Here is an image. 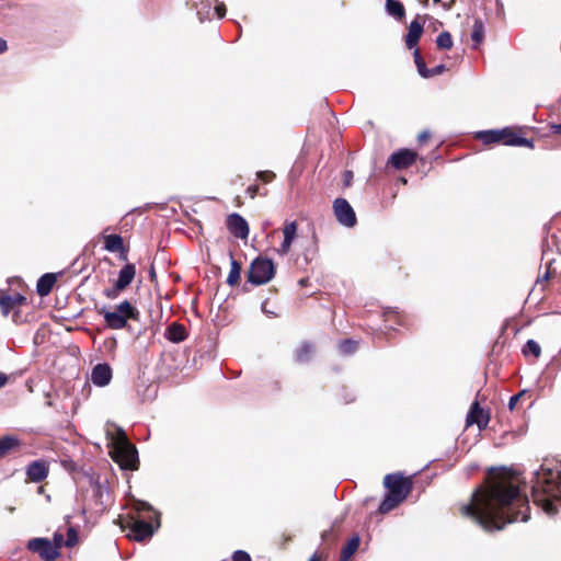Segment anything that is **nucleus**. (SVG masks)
<instances>
[{
  "label": "nucleus",
  "instance_id": "nucleus-18",
  "mask_svg": "<svg viewBox=\"0 0 561 561\" xmlns=\"http://www.w3.org/2000/svg\"><path fill=\"white\" fill-rule=\"evenodd\" d=\"M187 336L186 329L183 324L172 322L164 331V337L172 343H181Z\"/></svg>",
  "mask_w": 561,
  "mask_h": 561
},
{
  "label": "nucleus",
  "instance_id": "nucleus-46",
  "mask_svg": "<svg viewBox=\"0 0 561 561\" xmlns=\"http://www.w3.org/2000/svg\"><path fill=\"white\" fill-rule=\"evenodd\" d=\"M353 180V172L347 170L343 174L344 185L350 186Z\"/></svg>",
  "mask_w": 561,
  "mask_h": 561
},
{
  "label": "nucleus",
  "instance_id": "nucleus-37",
  "mask_svg": "<svg viewBox=\"0 0 561 561\" xmlns=\"http://www.w3.org/2000/svg\"><path fill=\"white\" fill-rule=\"evenodd\" d=\"M122 290L123 289L117 288V284L115 283L113 287L104 289L103 294L108 299H115Z\"/></svg>",
  "mask_w": 561,
  "mask_h": 561
},
{
  "label": "nucleus",
  "instance_id": "nucleus-56",
  "mask_svg": "<svg viewBox=\"0 0 561 561\" xmlns=\"http://www.w3.org/2000/svg\"><path fill=\"white\" fill-rule=\"evenodd\" d=\"M309 561H320L319 557L317 556V553H314L310 559Z\"/></svg>",
  "mask_w": 561,
  "mask_h": 561
},
{
  "label": "nucleus",
  "instance_id": "nucleus-30",
  "mask_svg": "<svg viewBox=\"0 0 561 561\" xmlns=\"http://www.w3.org/2000/svg\"><path fill=\"white\" fill-rule=\"evenodd\" d=\"M413 58H414V62H415V66L417 68V72L419 75L422 77V78H425L427 79L428 78V68L426 67V64L424 61V59L422 58L421 56V53L417 48L414 49L413 51Z\"/></svg>",
  "mask_w": 561,
  "mask_h": 561
},
{
  "label": "nucleus",
  "instance_id": "nucleus-16",
  "mask_svg": "<svg viewBox=\"0 0 561 561\" xmlns=\"http://www.w3.org/2000/svg\"><path fill=\"white\" fill-rule=\"evenodd\" d=\"M48 474V468L44 461L35 460L26 468V476L32 482H41Z\"/></svg>",
  "mask_w": 561,
  "mask_h": 561
},
{
  "label": "nucleus",
  "instance_id": "nucleus-31",
  "mask_svg": "<svg viewBox=\"0 0 561 561\" xmlns=\"http://www.w3.org/2000/svg\"><path fill=\"white\" fill-rule=\"evenodd\" d=\"M471 38L474 43L480 44L484 38V25L481 20H476L472 27Z\"/></svg>",
  "mask_w": 561,
  "mask_h": 561
},
{
  "label": "nucleus",
  "instance_id": "nucleus-41",
  "mask_svg": "<svg viewBox=\"0 0 561 561\" xmlns=\"http://www.w3.org/2000/svg\"><path fill=\"white\" fill-rule=\"evenodd\" d=\"M256 176L259 180L267 183L275 178V174L272 171H260L257 172Z\"/></svg>",
  "mask_w": 561,
  "mask_h": 561
},
{
  "label": "nucleus",
  "instance_id": "nucleus-28",
  "mask_svg": "<svg viewBox=\"0 0 561 561\" xmlns=\"http://www.w3.org/2000/svg\"><path fill=\"white\" fill-rule=\"evenodd\" d=\"M313 353L312 344L304 342L300 347L296 351V360L299 363H307Z\"/></svg>",
  "mask_w": 561,
  "mask_h": 561
},
{
  "label": "nucleus",
  "instance_id": "nucleus-25",
  "mask_svg": "<svg viewBox=\"0 0 561 561\" xmlns=\"http://www.w3.org/2000/svg\"><path fill=\"white\" fill-rule=\"evenodd\" d=\"M404 500L393 495L391 492H388L382 502L380 503L378 512L381 514H386L396 508Z\"/></svg>",
  "mask_w": 561,
  "mask_h": 561
},
{
  "label": "nucleus",
  "instance_id": "nucleus-15",
  "mask_svg": "<svg viewBox=\"0 0 561 561\" xmlns=\"http://www.w3.org/2000/svg\"><path fill=\"white\" fill-rule=\"evenodd\" d=\"M284 233V240L280 244V248L278 249V253L282 255H285L288 253L296 236H297V222L296 221H289L285 224V227L283 229Z\"/></svg>",
  "mask_w": 561,
  "mask_h": 561
},
{
  "label": "nucleus",
  "instance_id": "nucleus-2",
  "mask_svg": "<svg viewBox=\"0 0 561 561\" xmlns=\"http://www.w3.org/2000/svg\"><path fill=\"white\" fill-rule=\"evenodd\" d=\"M531 494L534 503L548 515L561 511V462L556 469L542 465L534 472Z\"/></svg>",
  "mask_w": 561,
  "mask_h": 561
},
{
  "label": "nucleus",
  "instance_id": "nucleus-4",
  "mask_svg": "<svg viewBox=\"0 0 561 561\" xmlns=\"http://www.w3.org/2000/svg\"><path fill=\"white\" fill-rule=\"evenodd\" d=\"M275 274V265L271 259L256 257L250 265L248 280L253 285H264L268 283Z\"/></svg>",
  "mask_w": 561,
  "mask_h": 561
},
{
  "label": "nucleus",
  "instance_id": "nucleus-32",
  "mask_svg": "<svg viewBox=\"0 0 561 561\" xmlns=\"http://www.w3.org/2000/svg\"><path fill=\"white\" fill-rule=\"evenodd\" d=\"M436 45L439 49H450L453 47V38L449 32H442L436 38Z\"/></svg>",
  "mask_w": 561,
  "mask_h": 561
},
{
  "label": "nucleus",
  "instance_id": "nucleus-55",
  "mask_svg": "<svg viewBox=\"0 0 561 561\" xmlns=\"http://www.w3.org/2000/svg\"><path fill=\"white\" fill-rule=\"evenodd\" d=\"M552 130H553L556 134L561 135V124L553 125V126H552Z\"/></svg>",
  "mask_w": 561,
  "mask_h": 561
},
{
  "label": "nucleus",
  "instance_id": "nucleus-50",
  "mask_svg": "<svg viewBox=\"0 0 561 561\" xmlns=\"http://www.w3.org/2000/svg\"><path fill=\"white\" fill-rule=\"evenodd\" d=\"M550 278V272L547 270L542 276H539L537 279V284L547 282Z\"/></svg>",
  "mask_w": 561,
  "mask_h": 561
},
{
  "label": "nucleus",
  "instance_id": "nucleus-36",
  "mask_svg": "<svg viewBox=\"0 0 561 561\" xmlns=\"http://www.w3.org/2000/svg\"><path fill=\"white\" fill-rule=\"evenodd\" d=\"M512 146L534 148L531 140L517 136L515 140L511 141Z\"/></svg>",
  "mask_w": 561,
  "mask_h": 561
},
{
  "label": "nucleus",
  "instance_id": "nucleus-51",
  "mask_svg": "<svg viewBox=\"0 0 561 561\" xmlns=\"http://www.w3.org/2000/svg\"><path fill=\"white\" fill-rule=\"evenodd\" d=\"M8 380V376L0 371V389L7 385Z\"/></svg>",
  "mask_w": 561,
  "mask_h": 561
},
{
  "label": "nucleus",
  "instance_id": "nucleus-47",
  "mask_svg": "<svg viewBox=\"0 0 561 561\" xmlns=\"http://www.w3.org/2000/svg\"><path fill=\"white\" fill-rule=\"evenodd\" d=\"M261 310H262L263 313H265L266 316H268L271 318L272 317H276V313L274 311L267 309V301L266 300L262 302Z\"/></svg>",
  "mask_w": 561,
  "mask_h": 561
},
{
  "label": "nucleus",
  "instance_id": "nucleus-29",
  "mask_svg": "<svg viewBox=\"0 0 561 561\" xmlns=\"http://www.w3.org/2000/svg\"><path fill=\"white\" fill-rule=\"evenodd\" d=\"M230 272L227 277V284L233 286L238 284L241 274V265L233 259H231Z\"/></svg>",
  "mask_w": 561,
  "mask_h": 561
},
{
  "label": "nucleus",
  "instance_id": "nucleus-52",
  "mask_svg": "<svg viewBox=\"0 0 561 561\" xmlns=\"http://www.w3.org/2000/svg\"><path fill=\"white\" fill-rule=\"evenodd\" d=\"M8 49L7 41L0 37V55Z\"/></svg>",
  "mask_w": 561,
  "mask_h": 561
},
{
  "label": "nucleus",
  "instance_id": "nucleus-26",
  "mask_svg": "<svg viewBox=\"0 0 561 561\" xmlns=\"http://www.w3.org/2000/svg\"><path fill=\"white\" fill-rule=\"evenodd\" d=\"M360 539L358 536L352 537L343 547L340 556V561H348L350 558L358 550Z\"/></svg>",
  "mask_w": 561,
  "mask_h": 561
},
{
  "label": "nucleus",
  "instance_id": "nucleus-59",
  "mask_svg": "<svg viewBox=\"0 0 561 561\" xmlns=\"http://www.w3.org/2000/svg\"><path fill=\"white\" fill-rule=\"evenodd\" d=\"M433 2L436 3V4L437 3H440V4L443 3L442 0H433Z\"/></svg>",
  "mask_w": 561,
  "mask_h": 561
},
{
  "label": "nucleus",
  "instance_id": "nucleus-57",
  "mask_svg": "<svg viewBox=\"0 0 561 561\" xmlns=\"http://www.w3.org/2000/svg\"><path fill=\"white\" fill-rule=\"evenodd\" d=\"M390 312H394V311H393V310H391V309L389 308V309H387L386 311H383V314H385V316H388V313H390Z\"/></svg>",
  "mask_w": 561,
  "mask_h": 561
},
{
  "label": "nucleus",
  "instance_id": "nucleus-38",
  "mask_svg": "<svg viewBox=\"0 0 561 561\" xmlns=\"http://www.w3.org/2000/svg\"><path fill=\"white\" fill-rule=\"evenodd\" d=\"M216 14L218 19H222L226 14V5L224 2H216L213 8V15Z\"/></svg>",
  "mask_w": 561,
  "mask_h": 561
},
{
  "label": "nucleus",
  "instance_id": "nucleus-33",
  "mask_svg": "<svg viewBox=\"0 0 561 561\" xmlns=\"http://www.w3.org/2000/svg\"><path fill=\"white\" fill-rule=\"evenodd\" d=\"M523 353L525 355L533 354L535 357H539L541 354V347L535 340H528L524 345Z\"/></svg>",
  "mask_w": 561,
  "mask_h": 561
},
{
  "label": "nucleus",
  "instance_id": "nucleus-40",
  "mask_svg": "<svg viewBox=\"0 0 561 561\" xmlns=\"http://www.w3.org/2000/svg\"><path fill=\"white\" fill-rule=\"evenodd\" d=\"M502 130H506L505 131V138L502 139V142L504 145H507V146H512L511 141L512 140H515L516 137L518 136L517 134H515L514 131H512L510 128H503Z\"/></svg>",
  "mask_w": 561,
  "mask_h": 561
},
{
  "label": "nucleus",
  "instance_id": "nucleus-14",
  "mask_svg": "<svg viewBox=\"0 0 561 561\" xmlns=\"http://www.w3.org/2000/svg\"><path fill=\"white\" fill-rule=\"evenodd\" d=\"M104 249L111 253H121V259H127V251L123 238L119 234H107L104 237Z\"/></svg>",
  "mask_w": 561,
  "mask_h": 561
},
{
  "label": "nucleus",
  "instance_id": "nucleus-20",
  "mask_svg": "<svg viewBox=\"0 0 561 561\" xmlns=\"http://www.w3.org/2000/svg\"><path fill=\"white\" fill-rule=\"evenodd\" d=\"M135 275H136V267L134 264H126L124 265L119 273H118V278L116 279V284H117V288L119 289H125L126 287H128L131 282L134 280L135 278Z\"/></svg>",
  "mask_w": 561,
  "mask_h": 561
},
{
  "label": "nucleus",
  "instance_id": "nucleus-5",
  "mask_svg": "<svg viewBox=\"0 0 561 561\" xmlns=\"http://www.w3.org/2000/svg\"><path fill=\"white\" fill-rule=\"evenodd\" d=\"M119 433L123 437L115 448L114 460L125 470H135L138 466V451L133 444L126 440L122 430Z\"/></svg>",
  "mask_w": 561,
  "mask_h": 561
},
{
  "label": "nucleus",
  "instance_id": "nucleus-39",
  "mask_svg": "<svg viewBox=\"0 0 561 561\" xmlns=\"http://www.w3.org/2000/svg\"><path fill=\"white\" fill-rule=\"evenodd\" d=\"M232 561H251V557L243 550H237L232 554Z\"/></svg>",
  "mask_w": 561,
  "mask_h": 561
},
{
  "label": "nucleus",
  "instance_id": "nucleus-17",
  "mask_svg": "<svg viewBox=\"0 0 561 561\" xmlns=\"http://www.w3.org/2000/svg\"><path fill=\"white\" fill-rule=\"evenodd\" d=\"M25 296L21 294L0 296V308L3 316H8L15 307L25 302Z\"/></svg>",
  "mask_w": 561,
  "mask_h": 561
},
{
  "label": "nucleus",
  "instance_id": "nucleus-13",
  "mask_svg": "<svg viewBox=\"0 0 561 561\" xmlns=\"http://www.w3.org/2000/svg\"><path fill=\"white\" fill-rule=\"evenodd\" d=\"M466 421L467 425L477 424L480 430H483L488 426L490 417L476 401L472 403Z\"/></svg>",
  "mask_w": 561,
  "mask_h": 561
},
{
  "label": "nucleus",
  "instance_id": "nucleus-3",
  "mask_svg": "<svg viewBox=\"0 0 561 561\" xmlns=\"http://www.w3.org/2000/svg\"><path fill=\"white\" fill-rule=\"evenodd\" d=\"M103 316L106 327L112 330H121L127 325V320H138L139 311L128 301L124 300L114 310H110L106 306L98 309Z\"/></svg>",
  "mask_w": 561,
  "mask_h": 561
},
{
  "label": "nucleus",
  "instance_id": "nucleus-34",
  "mask_svg": "<svg viewBox=\"0 0 561 561\" xmlns=\"http://www.w3.org/2000/svg\"><path fill=\"white\" fill-rule=\"evenodd\" d=\"M357 342L354 340H343L339 343V350L342 354L350 355L355 352Z\"/></svg>",
  "mask_w": 561,
  "mask_h": 561
},
{
  "label": "nucleus",
  "instance_id": "nucleus-7",
  "mask_svg": "<svg viewBox=\"0 0 561 561\" xmlns=\"http://www.w3.org/2000/svg\"><path fill=\"white\" fill-rule=\"evenodd\" d=\"M27 549L37 553L44 561H54L59 556L57 547L46 538L31 539L27 542Z\"/></svg>",
  "mask_w": 561,
  "mask_h": 561
},
{
  "label": "nucleus",
  "instance_id": "nucleus-45",
  "mask_svg": "<svg viewBox=\"0 0 561 561\" xmlns=\"http://www.w3.org/2000/svg\"><path fill=\"white\" fill-rule=\"evenodd\" d=\"M137 511L139 512H146V511H153L152 506L147 502H138L137 503Z\"/></svg>",
  "mask_w": 561,
  "mask_h": 561
},
{
  "label": "nucleus",
  "instance_id": "nucleus-12",
  "mask_svg": "<svg viewBox=\"0 0 561 561\" xmlns=\"http://www.w3.org/2000/svg\"><path fill=\"white\" fill-rule=\"evenodd\" d=\"M90 380L98 387H105L112 380V368L106 363H101L92 368Z\"/></svg>",
  "mask_w": 561,
  "mask_h": 561
},
{
  "label": "nucleus",
  "instance_id": "nucleus-43",
  "mask_svg": "<svg viewBox=\"0 0 561 561\" xmlns=\"http://www.w3.org/2000/svg\"><path fill=\"white\" fill-rule=\"evenodd\" d=\"M444 70H445V65H443V64L437 65L436 67L428 69V72H430L428 78L442 75L444 72Z\"/></svg>",
  "mask_w": 561,
  "mask_h": 561
},
{
  "label": "nucleus",
  "instance_id": "nucleus-60",
  "mask_svg": "<svg viewBox=\"0 0 561 561\" xmlns=\"http://www.w3.org/2000/svg\"><path fill=\"white\" fill-rule=\"evenodd\" d=\"M422 3L426 4L428 0H420Z\"/></svg>",
  "mask_w": 561,
  "mask_h": 561
},
{
  "label": "nucleus",
  "instance_id": "nucleus-58",
  "mask_svg": "<svg viewBox=\"0 0 561 561\" xmlns=\"http://www.w3.org/2000/svg\"><path fill=\"white\" fill-rule=\"evenodd\" d=\"M150 276H151V277H154V276H156V273H154L153 267H151V270H150Z\"/></svg>",
  "mask_w": 561,
  "mask_h": 561
},
{
  "label": "nucleus",
  "instance_id": "nucleus-8",
  "mask_svg": "<svg viewBox=\"0 0 561 561\" xmlns=\"http://www.w3.org/2000/svg\"><path fill=\"white\" fill-rule=\"evenodd\" d=\"M336 220L345 227L352 228L356 225V215L351 204L345 198H336L333 203Z\"/></svg>",
  "mask_w": 561,
  "mask_h": 561
},
{
  "label": "nucleus",
  "instance_id": "nucleus-9",
  "mask_svg": "<svg viewBox=\"0 0 561 561\" xmlns=\"http://www.w3.org/2000/svg\"><path fill=\"white\" fill-rule=\"evenodd\" d=\"M156 526L152 523L142 519H136L133 522L130 529L133 538L136 541H142L147 538L152 537L154 531L160 527V514L154 512Z\"/></svg>",
  "mask_w": 561,
  "mask_h": 561
},
{
  "label": "nucleus",
  "instance_id": "nucleus-42",
  "mask_svg": "<svg viewBox=\"0 0 561 561\" xmlns=\"http://www.w3.org/2000/svg\"><path fill=\"white\" fill-rule=\"evenodd\" d=\"M526 393V390H522L519 393L517 394H514L510 398V401H508V409L511 411H513L517 404V402L519 401V399Z\"/></svg>",
  "mask_w": 561,
  "mask_h": 561
},
{
  "label": "nucleus",
  "instance_id": "nucleus-35",
  "mask_svg": "<svg viewBox=\"0 0 561 561\" xmlns=\"http://www.w3.org/2000/svg\"><path fill=\"white\" fill-rule=\"evenodd\" d=\"M78 541V535L77 531L73 528H69L67 531V539L65 541V545L67 547H73Z\"/></svg>",
  "mask_w": 561,
  "mask_h": 561
},
{
  "label": "nucleus",
  "instance_id": "nucleus-19",
  "mask_svg": "<svg viewBox=\"0 0 561 561\" xmlns=\"http://www.w3.org/2000/svg\"><path fill=\"white\" fill-rule=\"evenodd\" d=\"M423 33V24L417 20H413L409 25L408 34L405 35V45L409 49L416 47Z\"/></svg>",
  "mask_w": 561,
  "mask_h": 561
},
{
  "label": "nucleus",
  "instance_id": "nucleus-23",
  "mask_svg": "<svg viewBox=\"0 0 561 561\" xmlns=\"http://www.w3.org/2000/svg\"><path fill=\"white\" fill-rule=\"evenodd\" d=\"M21 446V440L15 435H7L0 438V458L8 455L11 450Z\"/></svg>",
  "mask_w": 561,
  "mask_h": 561
},
{
  "label": "nucleus",
  "instance_id": "nucleus-44",
  "mask_svg": "<svg viewBox=\"0 0 561 561\" xmlns=\"http://www.w3.org/2000/svg\"><path fill=\"white\" fill-rule=\"evenodd\" d=\"M495 3H496V15L499 18L503 19L505 15L504 4H503L502 0H495Z\"/></svg>",
  "mask_w": 561,
  "mask_h": 561
},
{
  "label": "nucleus",
  "instance_id": "nucleus-22",
  "mask_svg": "<svg viewBox=\"0 0 561 561\" xmlns=\"http://www.w3.org/2000/svg\"><path fill=\"white\" fill-rule=\"evenodd\" d=\"M505 131L502 129L481 130L477 133V137L482 140L483 144H495L501 142L505 138Z\"/></svg>",
  "mask_w": 561,
  "mask_h": 561
},
{
  "label": "nucleus",
  "instance_id": "nucleus-10",
  "mask_svg": "<svg viewBox=\"0 0 561 561\" xmlns=\"http://www.w3.org/2000/svg\"><path fill=\"white\" fill-rule=\"evenodd\" d=\"M416 160V152L402 148L398 151L393 152L389 159L388 163L394 168L396 170H403L408 167L412 165Z\"/></svg>",
  "mask_w": 561,
  "mask_h": 561
},
{
  "label": "nucleus",
  "instance_id": "nucleus-27",
  "mask_svg": "<svg viewBox=\"0 0 561 561\" xmlns=\"http://www.w3.org/2000/svg\"><path fill=\"white\" fill-rule=\"evenodd\" d=\"M386 11L389 15L402 20L405 14L403 4L397 0H386Z\"/></svg>",
  "mask_w": 561,
  "mask_h": 561
},
{
  "label": "nucleus",
  "instance_id": "nucleus-48",
  "mask_svg": "<svg viewBox=\"0 0 561 561\" xmlns=\"http://www.w3.org/2000/svg\"><path fill=\"white\" fill-rule=\"evenodd\" d=\"M62 540H64V536H62L61 534L56 533V534L54 535V541H55V543H56V545H54V546H55V547H57V549H59V548H60V546H61V543H62Z\"/></svg>",
  "mask_w": 561,
  "mask_h": 561
},
{
  "label": "nucleus",
  "instance_id": "nucleus-21",
  "mask_svg": "<svg viewBox=\"0 0 561 561\" xmlns=\"http://www.w3.org/2000/svg\"><path fill=\"white\" fill-rule=\"evenodd\" d=\"M57 277L54 273H46L42 275L36 284V291L41 297L47 296L55 285Z\"/></svg>",
  "mask_w": 561,
  "mask_h": 561
},
{
  "label": "nucleus",
  "instance_id": "nucleus-24",
  "mask_svg": "<svg viewBox=\"0 0 561 561\" xmlns=\"http://www.w3.org/2000/svg\"><path fill=\"white\" fill-rule=\"evenodd\" d=\"M213 1L214 0H198L195 3L196 13L199 21L210 20L213 16Z\"/></svg>",
  "mask_w": 561,
  "mask_h": 561
},
{
  "label": "nucleus",
  "instance_id": "nucleus-1",
  "mask_svg": "<svg viewBox=\"0 0 561 561\" xmlns=\"http://www.w3.org/2000/svg\"><path fill=\"white\" fill-rule=\"evenodd\" d=\"M528 501L520 494L516 478L506 469L489 471L484 485L474 490L461 514L485 531H495L514 522H527Z\"/></svg>",
  "mask_w": 561,
  "mask_h": 561
},
{
  "label": "nucleus",
  "instance_id": "nucleus-54",
  "mask_svg": "<svg viewBox=\"0 0 561 561\" xmlns=\"http://www.w3.org/2000/svg\"><path fill=\"white\" fill-rule=\"evenodd\" d=\"M428 137H430V133H428V131H426V130H424V131H422V133L419 135V140H420V141H424V140H426Z\"/></svg>",
  "mask_w": 561,
  "mask_h": 561
},
{
  "label": "nucleus",
  "instance_id": "nucleus-6",
  "mask_svg": "<svg viewBox=\"0 0 561 561\" xmlns=\"http://www.w3.org/2000/svg\"><path fill=\"white\" fill-rule=\"evenodd\" d=\"M383 485L393 495L405 500L412 491V481L401 472L389 473L383 478Z\"/></svg>",
  "mask_w": 561,
  "mask_h": 561
},
{
  "label": "nucleus",
  "instance_id": "nucleus-49",
  "mask_svg": "<svg viewBox=\"0 0 561 561\" xmlns=\"http://www.w3.org/2000/svg\"><path fill=\"white\" fill-rule=\"evenodd\" d=\"M259 187L256 185H251L248 187L247 192L251 198H254L257 193Z\"/></svg>",
  "mask_w": 561,
  "mask_h": 561
},
{
  "label": "nucleus",
  "instance_id": "nucleus-53",
  "mask_svg": "<svg viewBox=\"0 0 561 561\" xmlns=\"http://www.w3.org/2000/svg\"><path fill=\"white\" fill-rule=\"evenodd\" d=\"M455 3V0H450L449 2H443L442 5L446 11H449Z\"/></svg>",
  "mask_w": 561,
  "mask_h": 561
},
{
  "label": "nucleus",
  "instance_id": "nucleus-11",
  "mask_svg": "<svg viewBox=\"0 0 561 561\" xmlns=\"http://www.w3.org/2000/svg\"><path fill=\"white\" fill-rule=\"evenodd\" d=\"M229 231L239 239H247L249 236V225L247 220L239 214H230L227 218Z\"/></svg>",
  "mask_w": 561,
  "mask_h": 561
}]
</instances>
